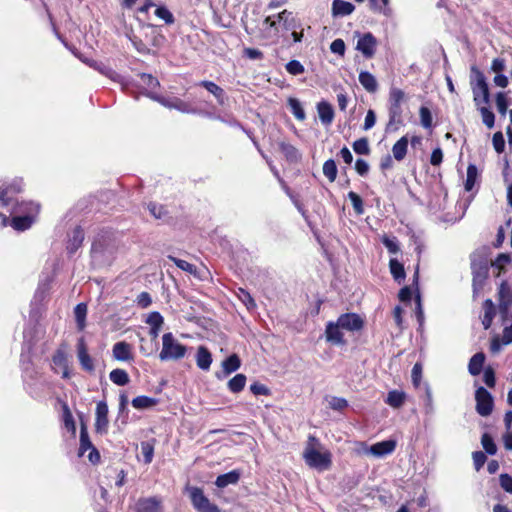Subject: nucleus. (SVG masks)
<instances>
[{"mask_svg":"<svg viewBox=\"0 0 512 512\" xmlns=\"http://www.w3.org/2000/svg\"><path fill=\"white\" fill-rule=\"evenodd\" d=\"M305 463L318 471H326L331 467L332 455L320 441L313 435H309L303 451Z\"/></svg>","mask_w":512,"mask_h":512,"instance_id":"f257e3e1","label":"nucleus"},{"mask_svg":"<svg viewBox=\"0 0 512 512\" xmlns=\"http://www.w3.org/2000/svg\"><path fill=\"white\" fill-rule=\"evenodd\" d=\"M405 100V93L397 87H391L388 99L389 120L385 128L386 133L396 132L403 126L402 103Z\"/></svg>","mask_w":512,"mask_h":512,"instance_id":"f03ea898","label":"nucleus"},{"mask_svg":"<svg viewBox=\"0 0 512 512\" xmlns=\"http://www.w3.org/2000/svg\"><path fill=\"white\" fill-rule=\"evenodd\" d=\"M187 350V346L180 343L172 332H167L162 336V348L158 357L161 361H178L186 356Z\"/></svg>","mask_w":512,"mask_h":512,"instance_id":"7ed1b4c3","label":"nucleus"},{"mask_svg":"<svg viewBox=\"0 0 512 512\" xmlns=\"http://www.w3.org/2000/svg\"><path fill=\"white\" fill-rule=\"evenodd\" d=\"M470 86L473 101L477 107L490 103V91L486 77L476 66L471 67Z\"/></svg>","mask_w":512,"mask_h":512,"instance_id":"20e7f679","label":"nucleus"},{"mask_svg":"<svg viewBox=\"0 0 512 512\" xmlns=\"http://www.w3.org/2000/svg\"><path fill=\"white\" fill-rule=\"evenodd\" d=\"M116 247L110 238H97L91 248L92 259L99 265L109 264L115 255Z\"/></svg>","mask_w":512,"mask_h":512,"instance_id":"39448f33","label":"nucleus"},{"mask_svg":"<svg viewBox=\"0 0 512 512\" xmlns=\"http://www.w3.org/2000/svg\"><path fill=\"white\" fill-rule=\"evenodd\" d=\"M23 182L20 178L11 181L0 182V207H10L16 200L17 195L22 191Z\"/></svg>","mask_w":512,"mask_h":512,"instance_id":"423d86ee","label":"nucleus"},{"mask_svg":"<svg viewBox=\"0 0 512 512\" xmlns=\"http://www.w3.org/2000/svg\"><path fill=\"white\" fill-rule=\"evenodd\" d=\"M186 492L189 495L193 508L197 512H220L217 505L212 503L205 495L201 488L195 486H187Z\"/></svg>","mask_w":512,"mask_h":512,"instance_id":"0eeeda50","label":"nucleus"},{"mask_svg":"<svg viewBox=\"0 0 512 512\" xmlns=\"http://www.w3.org/2000/svg\"><path fill=\"white\" fill-rule=\"evenodd\" d=\"M37 216H32L31 214L30 215H17V216H11V219L10 217L3 213V212H0V218H1V224L2 226H12L13 229L17 230V231H25L27 229H29L32 224L35 222V219H36Z\"/></svg>","mask_w":512,"mask_h":512,"instance_id":"6e6552de","label":"nucleus"},{"mask_svg":"<svg viewBox=\"0 0 512 512\" xmlns=\"http://www.w3.org/2000/svg\"><path fill=\"white\" fill-rule=\"evenodd\" d=\"M476 411L481 416H489L493 410V397L485 388L479 387L475 393Z\"/></svg>","mask_w":512,"mask_h":512,"instance_id":"1a4fd4ad","label":"nucleus"},{"mask_svg":"<svg viewBox=\"0 0 512 512\" xmlns=\"http://www.w3.org/2000/svg\"><path fill=\"white\" fill-rule=\"evenodd\" d=\"M358 37L356 49L360 51L365 58H372L375 54L377 47V40L370 32L360 34L356 32Z\"/></svg>","mask_w":512,"mask_h":512,"instance_id":"9d476101","label":"nucleus"},{"mask_svg":"<svg viewBox=\"0 0 512 512\" xmlns=\"http://www.w3.org/2000/svg\"><path fill=\"white\" fill-rule=\"evenodd\" d=\"M88 450L90 451L88 454L90 462L94 464L97 463L100 460V454L90 441L86 427L82 425L80 430V447L78 455L81 457Z\"/></svg>","mask_w":512,"mask_h":512,"instance_id":"9b49d317","label":"nucleus"},{"mask_svg":"<svg viewBox=\"0 0 512 512\" xmlns=\"http://www.w3.org/2000/svg\"><path fill=\"white\" fill-rule=\"evenodd\" d=\"M40 210V205L33 201H21L16 200L10 207L7 208L10 216L17 215H32L37 216Z\"/></svg>","mask_w":512,"mask_h":512,"instance_id":"f8f14e48","label":"nucleus"},{"mask_svg":"<svg viewBox=\"0 0 512 512\" xmlns=\"http://www.w3.org/2000/svg\"><path fill=\"white\" fill-rule=\"evenodd\" d=\"M396 441L393 439L377 442L370 447L364 449V453L372 455L375 458H382L394 452L396 448Z\"/></svg>","mask_w":512,"mask_h":512,"instance_id":"ddd939ff","label":"nucleus"},{"mask_svg":"<svg viewBox=\"0 0 512 512\" xmlns=\"http://www.w3.org/2000/svg\"><path fill=\"white\" fill-rule=\"evenodd\" d=\"M499 311L503 321L509 318V309L512 308V292L506 282H502L498 290Z\"/></svg>","mask_w":512,"mask_h":512,"instance_id":"4468645a","label":"nucleus"},{"mask_svg":"<svg viewBox=\"0 0 512 512\" xmlns=\"http://www.w3.org/2000/svg\"><path fill=\"white\" fill-rule=\"evenodd\" d=\"M271 28H276L277 23H282L284 29L292 30L296 27L293 13L288 10H283L274 19L272 16H267L264 20Z\"/></svg>","mask_w":512,"mask_h":512,"instance_id":"2eb2a0df","label":"nucleus"},{"mask_svg":"<svg viewBox=\"0 0 512 512\" xmlns=\"http://www.w3.org/2000/svg\"><path fill=\"white\" fill-rule=\"evenodd\" d=\"M337 322L342 329L350 332L359 331L364 325L362 318L355 313L342 314L338 317Z\"/></svg>","mask_w":512,"mask_h":512,"instance_id":"dca6fc26","label":"nucleus"},{"mask_svg":"<svg viewBox=\"0 0 512 512\" xmlns=\"http://www.w3.org/2000/svg\"><path fill=\"white\" fill-rule=\"evenodd\" d=\"M95 429L98 433L107 432L108 428V405L105 401H99L96 406Z\"/></svg>","mask_w":512,"mask_h":512,"instance_id":"f3484780","label":"nucleus"},{"mask_svg":"<svg viewBox=\"0 0 512 512\" xmlns=\"http://www.w3.org/2000/svg\"><path fill=\"white\" fill-rule=\"evenodd\" d=\"M342 327L338 325V322L330 321L326 324L325 338L326 341L333 345H344V335L342 333Z\"/></svg>","mask_w":512,"mask_h":512,"instance_id":"a211bd4d","label":"nucleus"},{"mask_svg":"<svg viewBox=\"0 0 512 512\" xmlns=\"http://www.w3.org/2000/svg\"><path fill=\"white\" fill-rule=\"evenodd\" d=\"M112 355L117 361L131 362L134 360L132 346L125 341H120L113 345Z\"/></svg>","mask_w":512,"mask_h":512,"instance_id":"6ab92c4d","label":"nucleus"},{"mask_svg":"<svg viewBox=\"0 0 512 512\" xmlns=\"http://www.w3.org/2000/svg\"><path fill=\"white\" fill-rule=\"evenodd\" d=\"M91 68L95 69L100 74L106 76L107 78L111 79L112 81L120 83L125 89H129L128 81H126L120 74H118L115 70H113L111 67L105 65L104 63H101V62L92 63Z\"/></svg>","mask_w":512,"mask_h":512,"instance_id":"aec40b11","label":"nucleus"},{"mask_svg":"<svg viewBox=\"0 0 512 512\" xmlns=\"http://www.w3.org/2000/svg\"><path fill=\"white\" fill-rule=\"evenodd\" d=\"M77 354L79 362L85 371H94V363L90 355L83 338H80L77 343Z\"/></svg>","mask_w":512,"mask_h":512,"instance_id":"412c9836","label":"nucleus"},{"mask_svg":"<svg viewBox=\"0 0 512 512\" xmlns=\"http://www.w3.org/2000/svg\"><path fill=\"white\" fill-rule=\"evenodd\" d=\"M138 77V87L142 89V94L146 96H148L149 93L155 94V89L160 85L158 79L153 75L146 73H141Z\"/></svg>","mask_w":512,"mask_h":512,"instance_id":"4be33fe9","label":"nucleus"},{"mask_svg":"<svg viewBox=\"0 0 512 512\" xmlns=\"http://www.w3.org/2000/svg\"><path fill=\"white\" fill-rule=\"evenodd\" d=\"M136 512H162L161 500L157 497L141 498L136 503Z\"/></svg>","mask_w":512,"mask_h":512,"instance_id":"5701e85b","label":"nucleus"},{"mask_svg":"<svg viewBox=\"0 0 512 512\" xmlns=\"http://www.w3.org/2000/svg\"><path fill=\"white\" fill-rule=\"evenodd\" d=\"M145 322L150 326L149 334L151 338H158L161 328L164 324L163 316L159 312L153 311L149 313Z\"/></svg>","mask_w":512,"mask_h":512,"instance_id":"b1692460","label":"nucleus"},{"mask_svg":"<svg viewBox=\"0 0 512 512\" xmlns=\"http://www.w3.org/2000/svg\"><path fill=\"white\" fill-rule=\"evenodd\" d=\"M241 366L240 358L236 354H232L222 362L223 374L216 373L218 379H222L229 374L237 371Z\"/></svg>","mask_w":512,"mask_h":512,"instance_id":"393cba45","label":"nucleus"},{"mask_svg":"<svg viewBox=\"0 0 512 512\" xmlns=\"http://www.w3.org/2000/svg\"><path fill=\"white\" fill-rule=\"evenodd\" d=\"M317 112L322 124L330 125L332 123L334 119V110L330 103L326 101H320L317 104Z\"/></svg>","mask_w":512,"mask_h":512,"instance_id":"a878e982","label":"nucleus"},{"mask_svg":"<svg viewBox=\"0 0 512 512\" xmlns=\"http://www.w3.org/2000/svg\"><path fill=\"white\" fill-rule=\"evenodd\" d=\"M212 363V355L205 346H199L196 353V364L203 371H208Z\"/></svg>","mask_w":512,"mask_h":512,"instance_id":"bb28decb","label":"nucleus"},{"mask_svg":"<svg viewBox=\"0 0 512 512\" xmlns=\"http://www.w3.org/2000/svg\"><path fill=\"white\" fill-rule=\"evenodd\" d=\"M355 9V6L347 1L343 0H333L332 3V14L333 16H348L350 15Z\"/></svg>","mask_w":512,"mask_h":512,"instance_id":"cd10ccee","label":"nucleus"},{"mask_svg":"<svg viewBox=\"0 0 512 512\" xmlns=\"http://www.w3.org/2000/svg\"><path fill=\"white\" fill-rule=\"evenodd\" d=\"M485 359L486 357L483 352H478L471 357L468 364V371L472 376H477L481 373Z\"/></svg>","mask_w":512,"mask_h":512,"instance_id":"c85d7f7f","label":"nucleus"},{"mask_svg":"<svg viewBox=\"0 0 512 512\" xmlns=\"http://www.w3.org/2000/svg\"><path fill=\"white\" fill-rule=\"evenodd\" d=\"M198 85L204 87L208 92H210L217 99L219 104H221V105L224 104L225 92L216 83H214L212 81L203 80V81L199 82Z\"/></svg>","mask_w":512,"mask_h":512,"instance_id":"c756f323","label":"nucleus"},{"mask_svg":"<svg viewBox=\"0 0 512 512\" xmlns=\"http://www.w3.org/2000/svg\"><path fill=\"white\" fill-rule=\"evenodd\" d=\"M359 82L370 93H374L378 89V83L373 74L368 71H361L359 74Z\"/></svg>","mask_w":512,"mask_h":512,"instance_id":"7c9ffc66","label":"nucleus"},{"mask_svg":"<svg viewBox=\"0 0 512 512\" xmlns=\"http://www.w3.org/2000/svg\"><path fill=\"white\" fill-rule=\"evenodd\" d=\"M370 8L373 12L382 14L385 17H391L393 11L389 6V0H369Z\"/></svg>","mask_w":512,"mask_h":512,"instance_id":"2f4dec72","label":"nucleus"},{"mask_svg":"<svg viewBox=\"0 0 512 512\" xmlns=\"http://www.w3.org/2000/svg\"><path fill=\"white\" fill-rule=\"evenodd\" d=\"M84 240V231L80 227H76L72 235L69 237L67 249L69 253H74Z\"/></svg>","mask_w":512,"mask_h":512,"instance_id":"473e14b6","label":"nucleus"},{"mask_svg":"<svg viewBox=\"0 0 512 512\" xmlns=\"http://www.w3.org/2000/svg\"><path fill=\"white\" fill-rule=\"evenodd\" d=\"M407 149H408V138H407V136H403L392 147L393 157L397 161H402L407 154Z\"/></svg>","mask_w":512,"mask_h":512,"instance_id":"72a5a7b5","label":"nucleus"},{"mask_svg":"<svg viewBox=\"0 0 512 512\" xmlns=\"http://www.w3.org/2000/svg\"><path fill=\"white\" fill-rule=\"evenodd\" d=\"M281 152L289 162H298L301 159V155L298 149L290 143L281 142L279 144Z\"/></svg>","mask_w":512,"mask_h":512,"instance_id":"f704fd0d","label":"nucleus"},{"mask_svg":"<svg viewBox=\"0 0 512 512\" xmlns=\"http://www.w3.org/2000/svg\"><path fill=\"white\" fill-rule=\"evenodd\" d=\"M484 315L482 317V325L485 330L489 329L492 325L493 318L495 316L494 304L490 299H487L484 304Z\"/></svg>","mask_w":512,"mask_h":512,"instance_id":"c9c22d12","label":"nucleus"},{"mask_svg":"<svg viewBox=\"0 0 512 512\" xmlns=\"http://www.w3.org/2000/svg\"><path fill=\"white\" fill-rule=\"evenodd\" d=\"M240 474L237 471H230L228 473L219 475L215 484L219 488H225L230 484H236L239 481Z\"/></svg>","mask_w":512,"mask_h":512,"instance_id":"e433bc0d","label":"nucleus"},{"mask_svg":"<svg viewBox=\"0 0 512 512\" xmlns=\"http://www.w3.org/2000/svg\"><path fill=\"white\" fill-rule=\"evenodd\" d=\"M158 400L148 396H137L132 400V406L138 410L149 409L157 405Z\"/></svg>","mask_w":512,"mask_h":512,"instance_id":"4c0bfd02","label":"nucleus"},{"mask_svg":"<svg viewBox=\"0 0 512 512\" xmlns=\"http://www.w3.org/2000/svg\"><path fill=\"white\" fill-rule=\"evenodd\" d=\"M246 380L247 378L244 374H236L232 379L228 381L227 387L232 393H239L244 389Z\"/></svg>","mask_w":512,"mask_h":512,"instance_id":"58836bf2","label":"nucleus"},{"mask_svg":"<svg viewBox=\"0 0 512 512\" xmlns=\"http://www.w3.org/2000/svg\"><path fill=\"white\" fill-rule=\"evenodd\" d=\"M109 378L118 386L127 385L130 381L128 373L120 368L112 370L109 374Z\"/></svg>","mask_w":512,"mask_h":512,"instance_id":"ea45409f","label":"nucleus"},{"mask_svg":"<svg viewBox=\"0 0 512 512\" xmlns=\"http://www.w3.org/2000/svg\"><path fill=\"white\" fill-rule=\"evenodd\" d=\"M405 401V393L398 390H393L388 393L386 403L393 407L399 408L404 404Z\"/></svg>","mask_w":512,"mask_h":512,"instance_id":"a19ab883","label":"nucleus"},{"mask_svg":"<svg viewBox=\"0 0 512 512\" xmlns=\"http://www.w3.org/2000/svg\"><path fill=\"white\" fill-rule=\"evenodd\" d=\"M389 268H390V272H391L393 278L396 281L400 282V281L404 280L405 270H404V266L402 263H400L397 259L392 258V259H390V262H389Z\"/></svg>","mask_w":512,"mask_h":512,"instance_id":"79ce46f5","label":"nucleus"},{"mask_svg":"<svg viewBox=\"0 0 512 512\" xmlns=\"http://www.w3.org/2000/svg\"><path fill=\"white\" fill-rule=\"evenodd\" d=\"M478 178V169L474 164H469L467 167V175H466V181L464 184L466 191H471L477 181Z\"/></svg>","mask_w":512,"mask_h":512,"instance_id":"37998d69","label":"nucleus"},{"mask_svg":"<svg viewBox=\"0 0 512 512\" xmlns=\"http://www.w3.org/2000/svg\"><path fill=\"white\" fill-rule=\"evenodd\" d=\"M478 110L481 114L483 124L487 128L492 129L495 124L494 113L488 108V105L478 106Z\"/></svg>","mask_w":512,"mask_h":512,"instance_id":"c03bdc74","label":"nucleus"},{"mask_svg":"<svg viewBox=\"0 0 512 512\" xmlns=\"http://www.w3.org/2000/svg\"><path fill=\"white\" fill-rule=\"evenodd\" d=\"M174 109L185 114H198L199 110L191 103L186 102L178 97L174 101Z\"/></svg>","mask_w":512,"mask_h":512,"instance_id":"a18cd8bd","label":"nucleus"},{"mask_svg":"<svg viewBox=\"0 0 512 512\" xmlns=\"http://www.w3.org/2000/svg\"><path fill=\"white\" fill-rule=\"evenodd\" d=\"M236 296L246 306L248 310H253L256 308L255 300L247 290L243 288H238Z\"/></svg>","mask_w":512,"mask_h":512,"instance_id":"49530a36","label":"nucleus"},{"mask_svg":"<svg viewBox=\"0 0 512 512\" xmlns=\"http://www.w3.org/2000/svg\"><path fill=\"white\" fill-rule=\"evenodd\" d=\"M288 105L290 107L292 114L295 116L296 119H298L300 121H303L305 119L306 115H305L304 109L298 99L289 98Z\"/></svg>","mask_w":512,"mask_h":512,"instance_id":"de8ad7c7","label":"nucleus"},{"mask_svg":"<svg viewBox=\"0 0 512 512\" xmlns=\"http://www.w3.org/2000/svg\"><path fill=\"white\" fill-rule=\"evenodd\" d=\"M328 406L334 411H343L348 407V401L345 398L337 396L326 397Z\"/></svg>","mask_w":512,"mask_h":512,"instance_id":"09e8293b","label":"nucleus"},{"mask_svg":"<svg viewBox=\"0 0 512 512\" xmlns=\"http://www.w3.org/2000/svg\"><path fill=\"white\" fill-rule=\"evenodd\" d=\"M495 103L497 111L501 114V116L505 117L509 107L506 93L498 92L495 96Z\"/></svg>","mask_w":512,"mask_h":512,"instance_id":"8fccbe9b","label":"nucleus"},{"mask_svg":"<svg viewBox=\"0 0 512 512\" xmlns=\"http://www.w3.org/2000/svg\"><path fill=\"white\" fill-rule=\"evenodd\" d=\"M323 174L329 179L330 182L335 181L337 177V166L333 159H329L324 162Z\"/></svg>","mask_w":512,"mask_h":512,"instance_id":"3c124183","label":"nucleus"},{"mask_svg":"<svg viewBox=\"0 0 512 512\" xmlns=\"http://www.w3.org/2000/svg\"><path fill=\"white\" fill-rule=\"evenodd\" d=\"M63 423H64L65 428L68 431L72 432L73 434L75 433V431H76L75 421H74L73 415H72L69 407L67 406V404L63 405Z\"/></svg>","mask_w":512,"mask_h":512,"instance_id":"603ef678","label":"nucleus"},{"mask_svg":"<svg viewBox=\"0 0 512 512\" xmlns=\"http://www.w3.org/2000/svg\"><path fill=\"white\" fill-rule=\"evenodd\" d=\"M74 313H75V318H76V321H77L79 329L80 330L84 329V327H85V318H86V313H87V306H86V304L79 303L75 307Z\"/></svg>","mask_w":512,"mask_h":512,"instance_id":"864d4df0","label":"nucleus"},{"mask_svg":"<svg viewBox=\"0 0 512 512\" xmlns=\"http://www.w3.org/2000/svg\"><path fill=\"white\" fill-rule=\"evenodd\" d=\"M348 198L352 203L355 213L357 215H362L364 213V207L361 197L357 193L350 191L348 193Z\"/></svg>","mask_w":512,"mask_h":512,"instance_id":"5fc2aeb1","label":"nucleus"},{"mask_svg":"<svg viewBox=\"0 0 512 512\" xmlns=\"http://www.w3.org/2000/svg\"><path fill=\"white\" fill-rule=\"evenodd\" d=\"M141 452L144 457V462L146 464L151 463L154 455V444L150 441L141 442Z\"/></svg>","mask_w":512,"mask_h":512,"instance_id":"6e6d98bb","label":"nucleus"},{"mask_svg":"<svg viewBox=\"0 0 512 512\" xmlns=\"http://www.w3.org/2000/svg\"><path fill=\"white\" fill-rule=\"evenodd\" d=\"M419 115H420L421 125L425 129H430L432 127L433 118H432V114H431V111L429 110V108L422 106L419 110Z\"/></svg>","mask_w":512,"mask_h":512,"instance_id":"4d7b16f0","label":"nucleus"},{"mask_svg":"<svg viewBox=\"0 0 512 512\" xmlns=\"http://www.w3.org/2000/svg\"><path fill=\"white\" fill-rule=\"evenodd\" d=\"M353 150L359 155H368L370 152L369 143L366 138H360L353 143Z\"/></svg>","mask_w":512,"mask_h":512,"instance_id":"13d9d810","label":"nucleus"},{"mask_svg":"<svg viewBox=\"0 0 512 512\" xmlns=\"http://www.w3.org/2000/svg\"><path fill=\"white\" fill-rule=\"evenodd\" d=\"M168 258L174 262V264L181 270L185 271V272H188L190 274H194L196 272V267L185 261V260H182V259H178L176 257H173V256H168Z\"/></svg>","mask_w":512,"mask_h":512,"instance_id":"bf43d9fd","label":"nucleus"},{"mask_svg":"<svg viewBox=\"0 0 512 512\" xmlns=\"http://www.w3.org/2000/svg\"><path fill=\"white\" fill-rule=\"evenodd\" d=\"M481 443H482L483 448L485 449V451L488 454L494 455L497 452L496 444L494 443V440L492 439V437L489 434H487V433L483 434V436L481 438Z\"/></svg>","mask_w":512,"mask_h":512,"instance_id":"052dcab7","label":"nucleus"},{"mask_svg":"<svg viewBox=\"0 0 512 512\" xmlns=\"http://www.w3.org/2000/svg\"><path fill=\"white\" fill-rule=\"evenodd\" d=\"M382 243L387 248L388 252L391 254H396L400 251V247L396 237L384 236L382 238Z\"/></svg>","mask_w":512,"mask_h":512,"instance_id":"680f3d73","label":"nucleus"},{"mask_svg":"<svg viewBox=\"0 0 512 512\" xmlns=\"http://www.w3.org/2000/svg\"><path fill=\"white\" fill-rule=\"evenodd\" d=\"M486 276H487L486 269H479L478 271H474V276H473L474 292H476L478 289H481L483 287Z\"/></svg>","mask_w":512,"mask_h":512,"instance_id":"e2e57ef3","label":"nucleus"},{"mask_svg":"<svg viewBox=\"0 0 512 512\" xmlns=\"http://www.w3.org/2000/svg\"><path fill=\"white\" fill-rule=\"evenodd\" d=\"M155 15L164 20L166 24H173L175 19L173 14L164 6H160L155 10Z\"/></svg>","mask_w":512,"mask_h":512,"instance_id":"0e129e2a","label":"nucleus"},{"mask_svg":"<svg viewBox=\"0 0 512 512\" xmlns=\"http://www.w3.org/2000/svg\"><path fill=\"white\" fill-rule=\"evenodd\" d=\"M148 97L159 102L164 107H167L169 109H174V104H175L174 101H175L176 97H163V96H159L157 94H152V93H149Z\"/></svg>","mask_w":512,"mask_h":512,"instance_id":"69168bd1","label":"nucleus"},{"mask_svg":"<svg viewBox=\"0 0 512 512\" xmlns=\"http://www.w3.org/2000/svg\"><path fill=\"white\" fill-rule=\"evenodd\" d=\"M285 68L288 73L294 76L300 75L304 72V66L298 60L289 61Z\"/></svg>","mask_w":512,"mask_h":512,"instance_id":"338daca9","label":"nucleus"},{"mask_svg":"<svg viewBox=\"0 0 512 512\" xmlns=\"http://www.w3.org/2000/svg\"><path fill=\"white\" fill-rule=\"evenodd\" d=\"M492 143H493V147L497 153L500 154L504 151L505 140H504V136H503L502 132L498 131V132L494 133L493 138H492Z\"/></svg>","mask_w":512,"mask_h":512,"instance_id":"774afa93","label":"nucleus"}]
</instances>
